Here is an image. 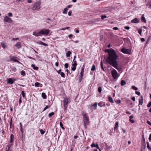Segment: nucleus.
I'll return each mask as SVG.
<instances>
[{
    "label": "nucleus",
    "mask_w": 151,
    "mask_h": 151,
    "mask_svg": "<svg viewBox=\"0 0 151 151\" xmlns=\"http://www.w3.org/2000/svg\"><path fill=\"white\" fill-rule=\"evenodd\" d=\"M105 52L108 54V56L106 60V62L117 70H119L120 67L118 66L117 61L118 56L114 50L112 49H107L105 50Z\"/></svg>",
    "instance_id": "f257e3e1"
},
{
    "label": "nucleus",
    "mask_w": 151,
    "mask_h": 151,
    "mask_svg": "<svg viewBox=\"0 0 151 151\" xmlns=\"http://www.w3.org/2000/svg\"><path fill=\"white\" fill-rule=\"evenodd\" d=\"M83 116L84 127L86 129V126L89 124V120L88 117L86 114H84L83 115Z\"/></svg>",
    "instance_id": "f03ea898"
},
{
    "label": "nucleus",
    "mask_w": 151,
    "mask_h": 151,
    "mask_svg": "<svg viewBox=\"0 0 151 151\" xmlns=\"http://www.w3.org/2000/svg\"><path fill=\"white\" fill-rule=\"evenodd\" d=\"M70 99L69 98H65L63 100V107L65 110H66L68 106V105L70 102Z\"/></svg>",
    "instance_id": "7ed1b4c3"
},
{
    "label": "nucleus",
    "mask_w": 151,
    "mask_h": 151,
    "mask_svg": "<svg viewBox=\"0 0 151 151\" xmlns=\"http://www.w3.org/2000/svg\"><path fill=\"white\" fill-rule=\"evenodd\" d=\"M41 2L40 1L36 2L33 5L32 9L33 10H38L40 8Z\"/></svg>",
    "instance_id": "20e7f679"
},
{
    "label": "nucleus",
    "mask_w": 151,
    "mask_h": 151,
    "mask_svg": "<svg viewBox=\"0 0 151 151\" xmlns=\"http://www.w3.org/2000/svg\"><path fill=\"white\" fill-rule=\"evenodd\" d=\"M50 31V30L48 29H42L39 31V33L41 35H44L46 36L49 34Z\"/></svg>",
    "instance_id": "39448f33"
},
{
    "label": "nucleus",
    "mask_w": 151,
    "mask_h": 151,
    "mask_svg": "<svg viewBox=\"0 0 151 151\" xmlns=\"http://www.w3.org/2000/svg\"><path fill=\"white\" fill-rule=\"evenodd\" d=\"M111 73L112 77L114 79L117 78L119 76V75L117 71L114 69L111 71Z\"/></svg>",
    "instance_id": "423d86ee"
},
{
    "label": "nucleus",
    "mask_w": 151,
    "mask_h": 151,
    "mask_svg": "<svg viewBox=\"0 0 151 151\" xmlns=\"http://www.w3.org/2000/svg\"><path fill=\"white\" fill-rule=\"evenodd\" d=\"M121 51L124 53L127 54H130L131 52V50H130L125 49L124 48L122 49Z\"/></svg>",
    "instance_id": "0eeeda50"
},
{
    "label": "nucleus",
    "mask_w": 151,
    "mask_h": 151,
    "mask_svg": "<svg viewBox=\"0 0 151 151\" xmlns=\"http://www.w3.org/2000/svg\"><path fill=\"white\" fill-rule=\"evenodd\" d=\"M4 22L9 23H12L13 22L12 20L7 16H5L4 17Z\"/></svg>",
    "instance_id": "6e6552de"
},
{
    "label": "nucleus",
    "mask_w": 151,
    "mask_h": 151,
    "mask_svg": "<svg viewBox=\"0 0 151 151\" xmlns=\"http://www.w3.org/2000/svg\"><path fill=\"white\" fill-rule=\"evenodd\" d=\"M16 81L14 79L12 78H8L7 79V83L8 84H12Z\"/></svg>",
    "instance_id": "1a4fd4ad"
},
{
    "label": "nucleus",
    "mask_w": 151,
    "mask_h": 151,
    "mask_svg": "<svg viewBox=\"0 0 151 151\" xmlns=\"http://www.w3.org/2000/svg\"><path fill=\"white\" fill-rule=\"evenodd\" d=\"M84 72V68H82L81 69V71L80 73V75L79 76V80L80 81H81L82 79V77L83 76Z\"/></svg>",
    "instance_id": "9d476101"
},
{
    "label": "nucleus",
    "mask_w": 151,
    "mask_h": 151,
    "mask_svg": "<svg viewBox=\"0 0 151 151\" xmlns=\"http://www.w3.org/2000/svg\"><path fill=\"white\" fill-rule=\"evenodd\" d=\"M14 139V136L11 134L10 137V143H13Z\"/></svg>",
    "instance_id": "9b49d317"
},
{
    "label": "nucleus",
    "mask_w": 151,
    "mask_h": 151,
    "mask_svg": "<svg viewBox=\"0 0 151 151\" xmlns=\"http://www.w3.org/2000/svg\"><path fill=\"white\" fill-rule=\"evenodd\" d=\"M91 146L92 147H96L97 148V149H98L100 151H101L99 147V145L97 144H96V145H95L94 143H92L91 145Z\"/></svg>",
    "instance_id": "f8f14e48"
},
{
    "label": "nucleus",
    "mask_w": 151,
    "mask_h": 151,
    "mask_svg": "<svg viewBox=\"0 0 151 151\" xmlns=\"http://www.w3.org/2000/svg\"><path fill=\"white\" fill-rule=\"evenodd\" d=\"M131 22L133 23H137L139 22V20L137 18H135V19L131 20Z\"/></svg>",
    "instance_id": "ddd939ff"
},
{
    "label": "nucleus",
    "mask_w": 151,
    "mask_h": 151,
    "mask_svg": "<svg viewBox=\"0 0 151 151\" xmlns=\"http://www.w3.org/2000/svg\"><path fill=\"white\" fill-rule=\"evenodd\" d=\"M14 45L19 49L21 47V45L20 42H18Z\"/></svg>",
    "instance_id": "4468645a"
},
{
    "label": "nucleus",
    "mask_w": 151,
    "mask_h": 151,
    "mask_svg": "<svg viewBox=\"0 0 151 151\" xmlns=\"http://www.w3.org/2000/svg\"><path fill=\"white\" fill-rule=\"evenodd\" d=\"M141 20L144 23H146V19L144 17V14H143L141 17Z\"/></svg>",
    "instance_id": "2eb2a0df"
},
{
    "label": "nucleus",
    "mask_w": 151,
    "mask_h": 151,
    "mask_svg": "<svg viewBox=\"0 0 151 151\" xmlns=\"http://www.w3.org/2000/svg\"><path fill=\"white\" fill-rule=\"evenodd\" d=\"M37 43L39 45H42L45 46H47L48 45L47 44H45L40 41L37 42Z\"/></svg>",
    "instance_id": "dca6fc26"
},
{
    "label": "nucleus",
    "mask_w": 151,
    "mask_h": 151,
    "mask_svg": "<svg viewBox=\"0 0 151 151\" xmlns=\"http://www.w3.org/2000/svg\"><path fill=\"white\" fill-rule=\"evenodd\" d=\"M141 99H139V105H142L143 103V98L142 96H141Z\"/></svg>",
    "instance_id": "f3484780"
},
{
    "label": "nucleus",
    "mask_w": 151,
    "mask_h": 151,
    "mask_svg": "<svg viewBox=\"0 0 151 151\" xmlns=\"http://www.w3.org/2000/svg\"><path fill=\"white\" fill-rule=\"evenodd\" d=\"M32 35L36 37L38 36H41L40 34H39V32H34L33 33Z\"/></svg>",
    "instance_id": "a211bd4d"
},
{
    "label": "nucleus",
    "mask_w": 151,
    "mask_h": 151,
    "mask_svg": "<svg viewBox=\"0 0 151 151\" xmlns=\"http://www.w3.org/2000/svg\"><path fill=\"white\" fill-rule=\"evenodd\" d=\"M97 103L96 102H95L94 104H91L90 106L91 107H92L93 106H94V107L93 109V110H94L96 109V107L97 106Z\"/></svg>",
    "instance_id": "6ab92c4d"
},
{
    "label": "nucleus",
    "mask_w": 151,
    "mask_h": 151,
    "mask_svg": "<svg viewBox=\"0 0 151 151\" xmlns=\"http://www.w3.org/2000/svg\"><path fill=\"white\" fill-rule=\"evenodd\" d=\"M10 59L11 60L13 61L14 62L19 63V61L16 59H15L13 57H11Z\"/></svg>",
    "instance_id": "aec40b11"
},
{
    "label": "nucleus",
    "mask_w": 151,
    "mask_h": 151,
    "mask_svg": "<svg viewBox=\"0 0 151 151\" xmlns=\"http://www.w3.org/2000/svg\"><path fill=\"white\" fill-rule=\"evenodd\" d=\"M71 53L72 52L70 51H68L66 53V56L67 57H69Z\"/></svg>",
    "instance_id": "412c9836"
},
{
    "label": "nucleus",
    "mask_w": 151,
    "mask_h": 151,
    "mask_svg": "<svg viewBox=\"0 0 151 151\" xmlns=\"http://www.w3.org/2000/svg\"><path fill=\"white\" fill-rule=\"evenodd\" d=\"M77 62L76 60H73V61L72 62V66H76L77 65Z\"/></svg>",
    "instance_id": "4be33fe9"
},
{
    "label": "nucleus",
    "mask_w": 151,
    "mask_h": 151,
    "mask_svg": "<svg viewBox=\"0 0 151 151\" xmlns=\"http://www.w3.org/2000/svg\"><path fill=\"white\" fill-rule=\"evenodd\" d=\"M31 66L33 68V69L34 70H37L38 69V67H36L35 65L34 64H32Z\"/></svg>",
    "instance_id": "5701e85b"
},
{
    "label": "nucleus",
    "mask_w": 151,
    "mask_h": 151,
    "mask_svg": "<svg viewBox=\"0 0 151 151\" xmlns=\"http://www.w3.org/2000/svg\"><path fill=\"white\" fill-rule=\"evenodd\" d=\"M42 97L43 99H45L47 98V96L44 93H42Z\"/></svg>",
    "instance_id": "b1692460"
},
{
    "label": "nucleus",
    "mask_w": 151,
    "mask_h": 151,
    "mask_svg": "<svg viewBox=\"0 0 151 151\" xmlns=\"http://www.w3.org/2000/svg\"><path fill=\"white\" fill-rule=\"evenodd\" d=\"M108 99L109 102H111V103H114V101L112 98L110 96H109Z\"/></svg>",
    "instance_id": "393cba45"
},
{
    "label": "nucleus",
    "mask_w": 151,
    "mask_h": 151,
    "mask_svg": "<svg viewBox=\"0 0 151 151\" xmlns=\"http://www.w3.org/2000/svg\"><path fill=\"white\" fill-rule=\"evenodd\" d=\"M126 84V82L124 80H122L121 82V84L122 86H124Z\"/></svg>",
    "instance_id": "a878e982"
},
{
    "label": "nucleus",
    "mask_w": 151,
    "mask_h": 151,
    "mask_svg": "<svg viewBox=\"0 0 151 151\" xmlns=\"http://www.w3.org/2000/svg\"><path fill=\"white\" fill-rule=\"evenodd\" d=\"M1 45L2 47L4 48H5L6 47V45L4 43L1 42Z\"/></svg>",
    "instance_id": "bb28decb"
},
{
    "label": "nucleus",
    "mask_w": 151,
    "mask_h": 151,
    "mask_svg": "<svg viewBox=\"0 0 151 151\" xmlns=\"http://www.w3.org/2000/svg\"><path fill=\"white\" fill-rule=\"evenodd\" d=\"M41 85V84L39 82H36L35 84V86L36 87H40V85Z\"/></svg>",
    "instance_id": "cd10ccee"
},
{
    "label": "nucleus",
    "mask_w": 151,
    "mask_h": 151,
    "mask_svg": "<svg viewBox=\"0 0 151 151\" xmlns=\"http://www.w3.org/2000/svg\"><path fill=\"white\" fill-rule=\"evenodd\" d=\"M68 10V9L67 8H65L64 9V10L63 12V14H66L67 12V11Z\"/></svg>",
    "instance_id": "c85d7f7f"
},
{
    "label": "nucleus",
    "mask_w": 151,
    "mask_h": 151,
    "mask_svg": "<svg viewBox=\"0 0 151 151\" xmlns=\"http://www.w3.org/2000/svg\"><path fill=\"white\" fill-rule=\"evenodd\" d=\"M12 145H13L12 144H9L7 146L8 150H6V151H11V150H10V149L11 147L12 146Z\"/></svg>",
    "instance_id": "c756f323"
},
{
    "label": "nucleus",
    "mask_w": 151,
    "mask_h": 151,
    "mask_svg": "<svg viewBox=\"0 0 151 151\" xmlns=\"http://www.w3.org/2000/svg\"><path fill=\"white\" fill-rule=\"evenodd\" d=\"M101 64V68L104 71V66H103V62H102V60L101 61V64Z\"/></svg>",
    "instance_id": "7c9ffc66"
},
{
    "label": "nucleus",
    "mask_w": 151,
    "mask_h": 151,
    "mask_svg": "<svg viewBox=\"0 0 151 151\" xmlns=\"http://www.w3.org/2000/svg\"><path fill=\"white\" fill-rule=\"evenodd\" d=\"M96 70V67H95V65H93L92 66V68L91 69V71H94Z\"/></svg>",
    "instance_id": "2f4dec72"
},
{
    "label": "nucleus",
    "mask_w": 151,
    "mask_h": 151,
    "mask_svg": "<svg viewBox=\"0 0 151 151\" xmlns=\"http://www.w3.org/2000/svg\"><path fill=\"white\" fill-rule=\"evenodd\" d=\"M54 113L53 112H52L51 113H50L48 114V116L49 118H51L52 117V116L54 115Z\"/></svg>",
    "instance_id": "473e14b6"
},
{
    "label": "nucleus",
    "mask_w": 151,
    "mask_h": 151,
    "mask_svg": "<svg viewBox=\"0 0 151 151\" xmlns=\"http://www.w3.org/2000/svg\"><path fill=\"white\" fill-rule=\"evenodd\" d=\"M11 68L12 70L14 72H15L16 71L17 69L15 67H11Z\"/></svg>",
    "instance_id": "72a5a7b5"
},
{
    "label": "nucleus",
    "mask_w": 151,
    "mask_h": 151,
    "mask_svg": "<svg viewBox=\"0 0 151 151\" xmlns=\"http://www.w3.org/2000/svg\"><path fill=\"white\" fill-rule=\"evenodd\" d=\"M21 75L23 76H25V72L24 70H22L21 73Z\"/></svg>",
    "instance_id": "f704fd0d"
},
{
    "label": "nucleus",
    "mask_w": 151,
    "mask_h": 151,
    "mask_svg": "<svg viewBox=\"0 0 151 151\" xmlns=\"http://www.w3.org/2000/svg\"><path fill=\"white\" fill-rule=\"evenodd\" d=\"M61 76L63 77V78H65V75L64 73L63 72H61V73L60 74Z\"/></svg>",
    "instance_id": "c9c22d12"
},
{
    "label": "nucleus",
    "mask_w": 151,
    "mask_h": 151,
    "mask_svg": "<svg viewBox=\"0 0 151 151\" xmlns=\"http://www.w3.org/2000/svg\"><path fill=\"white\" fill-rule=\"evenodd\" d=\"M98 90L99 92L101 93L102 91V88L101 87H99L98 88Z\"/></svg>",
    "instance_id": "e433bc0d"
},
{
    "label": "nucleus",
    "mask_w": 151,
    "mask_h": 151,
    "mask_svg": "<svg viewBox=\"0 0 151 151\" xmlns=\"http://www.w3.org/2000/svg\"><path fill=\"white\" fill-rule=\"evenodd\" d=\"M115 101L117 104H120L121 103V101L120 99L116 100Z\"/></svg>",
    "instance_id": "4c0bfd02"
},
{
    "label": "nucleus",
    "mask_w": 151,
    "mask_h": 151,
    "mask_svg": "<svg viewBox=\"0 0 151 151\" xmlns=\"http://www.w3.org/2000/svg\"><path fill=\"white\" fill-rule=\"evenodd\" d=\"M107 17L106 15H103L101 16V19H104V18H106Z\"/></svg>",
    "instance_id": "58836bf2"
},
{
    "label": "nucleus",
    "mask_w": 151,
    "mask_h": 151,
    "mask_svg": "<svg viewBox=\"0 0 151 151\" xmlns=\"http://www.w3.org/2000/svg\"><path fill=\"white\" fill-rule=\"evenodd\" d=\"M21 94L23 97L24 98L25 97V94L24 93V91H22Z\"/></svg>",
    "instance_id": "ea45409f"
},
{
    "label": "nucleus",
    "mask_w": 151,
    "mask_h": 151,
    "mask_svg": "<svg viewBox=\"0 0 151 151\" xmlns=\"http://www.w3.org/2000/svg\"><path fill=\"white\" fill-rule=\"evenodd\" d=\"M147 6L149 8H151V3H149L147 4Z\"/></svg>",
    "instance_id": "a19ab883"
},
{
    "label": "nucleus",
    "mask_w": 151,
    "mask_h": 151,
    "mask_svg": "<svg viewBox=\"0 0 151 151\" xmlns=\"http://www.w3.org/2000/svg\"><path fill=\"white\" fill-rule=\"evenodd\" d=\"M40 133L42 134H44L45 133V131L43 130L42 129H41L40 130Z\"/></svg>",
    "instance_id": "79ce46f5"
},
{
    "label": "nucleus",
    "mask_w": 151,
    "mask_h": 151,
    "mask_svg": "<svg viewBox=\"0 0 151 151\" xmlns=\"http://www.w3.org/2000/svg\"><path fill=\"white\" fill-rule=\"evenodd\" d=\"M132 88L134 90H137L138 89V88H137L135 86H132Z\"/></svg>",
    "instance_id": "37998d69"
},
{
    "label": "nucleus",
    "mask_w": 151,
    "mask_h": 151,
    "mask_svg": "<svg viewBox=\"0 0 151 151\" xmlns=\"http://www.w3.org/2000/svg\"><path fill=\"white\" fill-rule=\"evenodd\" d=\"M73 67L71 69V70L74 71H75L76 69V66H73Z\"/></svg>",
    "instance_id": "c03bdc74"
},
{
    "label": "nucleus",
    "mask_w": 151,
    "mask_h": 151,
    "mask_svg": "<svg viewBox=\"0 0 151 151\" xmlns=\"http://www.w3.org/2000/svg\"><path fill=\"white\" fill-rule=\"evenodd\" d=\"M69 28V27H65V28H62V29H61V30H65L66 29H68Z\"/></svg>",
    "instance_id": "a18cd8bd"
},
{
    "label": "nucleus",
    "mask_w": 151,
    "mask_h": 151,
    "mask_svg": "<svg viewBox=\"0 0 151 151\" xmlns=\"http://www.w3.org/2000/svg\"><path fill=\"white\" fill-rule=\"evenodd\" d=\"M50 106H45V108L44 109L43 111H45L48 108L50 107Z\"/></svg>",
    "instance_id": "49530a36"
},
{
    "label": "nucleus",
    "mask_w": 151,
    "mask_h": 151,
    "mask_svg": "<svg viewBox=\"0 0 151 151\" xmlns=\"http://www.w3.org/2000/svg\"><path fill=\"white\" fill-rule=\"evenodd\" d=\"M64 66L65 68H67L68 66V64L67 63H65L64 65Z\"/></svg>",
    "instance_id": "de8ad7c7"
},
{
    "label": "nucleus",
    "mask_w": 151,
    "mask_h": 151,
    "mask_svg": "<svg viewBox=\"0 0 151 151\" xmlns=\"http://www.w3.org/2000/svg\"><path fill=\"white\" fill-rule=\"evenodd\" d=\"M22 102V97H21V96H20V99H19V105L21 104V103Z\"/></svg>",
    "instance_id": "09e8293b"
},
{
    "label": "nucleus",
    "mask_w": 151,
    "mask_h": 151,
    "mask_svg": "<svg viewBox=\"0 0 151 151\" xmlns=\"http://www.w3.org/2000/svg\"><path fill=\"white\" fill-rule=\"evenodd\" d=\"M151 106V101H150L147 105V106L148 107H150Z\"/></svg>",
    "instance_id": "8fccbe9b"
},
{
    "label": "nucleus",
    "mask_w": 151,
    "mask_h": 151,
    "mask_svg": "<svg viewBox=\"0 0 151 151\" xmlns=\"http://www.w3.org/2000/svg\"><path fill=\"white\" fill-rule=\"evenodd\" d=\"M56 71L58 73V74H60L61 73V69H60L59 70L55 69Z\"/></svg>",
    "instance_id": "3c124183"
},
{
    "label": "nucleus",
    "mask_w": 151,
    "mask_h": 151,
    "mask_svg": "<svg viewBox=\"0 0 151 151\" xmlns=\"http://www.w3.org/2000/svg\"><path fill=\"white\" fill-rule=\"evenodd\" d=\"M139 33L140 35H141V34H142V29H139V30H138V32Z\"/></svg>",
    "instance_id": "603ef678"
},
{
    "label": "nucleus",
    "mask_w": 151,
    "mask_h": 151,
    "mask_svg": "<svg viewBox=\"0 0 151 151\" xmlns=\"http://www.w3.org/2000/svg\"><path fill=\"white\" fill-rule=\"evenodd\" d=\"M72 13V12L70 10L69 11V12H68V15L69 16H70L71 15V14Z\"/></svg>",
    "instance_id": "864d4df0"
},
{
    "label": "nucleus",
    "mask_w": 151,
    "mask_h": 151,
    "mask_svg": "<svg viewBox=\"0 0 151 151\" xmlns=\"http://www.w3.org/2000/svg\"><path fill=\"white\" fill-rule=\"evenodd\" d=\"M135 93L136 94H137V95L138 96L140 94V92H138L137 91H136Z\"/></svg>",
    "instance_id": "5fc2aeb1"
},
{
    "label": "nucleus",
    "mask_w": 151,
    "mask_h": 151,
    "mask_svg": "<svg viewBox=\"0 0 151 151\" xmlns=\"http://www.w3.org/2000/svg\"><path fill=\"white\" fill-rule=\"evenodd\" d=\"M129 121L130 122L132 123H133L134 122V120L133 119L132 120L131 119H129Z\"/></svg>",
    "instance_id": "6e6d98bb"
},
{
    "label": "nucleus",
    "mask_w": 151,
    "mask_h": 151,
    "mask_svg": "<svg viewBox=\"0 0 151 151\" xmlns=\"http://www.w3.org/2000/svg\"><path fill=\"white\" fill-rule=\"evenodd\" d=\"M142 145L143 146V147L144 148L145 147H146L145 142H144L142 143Z\"/></svg>",
    "instance_id": "4d7b16f0"
},
{
    "label": "nucleus",
    "mask_w": 151,
    "mask_h": 151,
    "mask_svg": "<svg viewBox=\"0 0 151 151\" xmlns=\"http://www.w3.org/2000/svg\"><path fill=\"white\" fill-rule=\"evenodd\" d=\"M124 28L125 29H127V30H129L130 29V27H128V26H125L124 27Z\"/></svg>",
    "instance_id": "13d9d810"
},
{
    "label": "nucleus",
    "mask_w": 151,
    "mask_h": 151,
    "mask_svg": "<svg viewBox=\"0 0 151 151\" xmlns=\"http://www.w3.org/2000/svg\"><path fill=\"white\" fill-rule=\"evenodd\" d=\"M118 125H115V127L114 128V129L115 130L117 129H118Z\"/></svg>",
    "instance_id": "bf43d9fd"
},
{
    "label": "nucleus",
    "mask_w": 151,
    "mask_h": 151,
    "mask_svg": "<svg viewBox=\"0 0 151 151\" xmlns=\"http://www.w3.org/2000/svg\"><path fill=\"white\" fill-rule=\"evenodd\" d=\"M66 71L67 72V76L68 75V73L69 74H71V73H70V71H69L68 70V69H67L66 70Z\"/></svg>",
    "instance_id": "052dcab7"
},
{
    "label": "nucleus",
    "mask_w": 151,
    "mask_h": 151,
    "mask_svg": "<svg viewBox=\"0 0 151 151\" xmlns=\"http://www.w3.org/2000/svg\"><path fill=\"white\" fill-rule=\"evenodd\" d=\"M132 99V101H135V97H134V96H133L132 97V99Z\"/></svg>",
    "instance_id": "680f3d73"
},
{
    "label": "nucleus",
    "mask_w": 151,
    "mask_h": 151,
    "mask_svg": "<svg viewBox=\"0 0 151 151\" xmlns=\"http://www.w3.org/2000/svg\"><path fill=\"white\" fill-rule=\"evenodd\" d=\"M8 15L9 16V17H12V14L11 13H8Z\"/></svg>",
    "instance_id": "e2e57ef3"
},
{
    "label": "nucleus",
    "mask_w": 151,
    "mask_h": 151,
    "mask_svg": "<svg viewBox=\"0 0 151 151\" xmlns=\"http://www.w3.org/2000/svg\"><path fill=\"white\" fill-rule=\"evenodd\" d=\"M60 126L61 127H63V124L62 122H60Z\"/></svg>",
    "instance_id": "0e129e2a"
},
{
    "label": "nucleus",
    "mask_w": 151,
    "mask_h": 151,
    "mask_svg": "<svg viewBox=\"0 0 151 151\" xmlns=\"http://www.w3.org/2000/svg\"><path fill=\"white\" fill-rule=\"evenodd\" d=\"M101 102H100L98 104V105L100 106V107H102V106L101 105Z\"/></svg>",
    "instance_id": "69168bd1"
},
{
    "label": "nucleus",
    "mask_w": 151,
    "mask_h": 151,
    "mask_svg": "<svg viewBox=\"0 0 151 151\" xmlns=\"http://www.w3.org/2000/svg\"><path fill=\"white\" fill-rule=\"evenodd\" d=\"M147 147L148 148V149L151 150V148L150 147L149 145H147Z\"/></svg>",
    "instance_id": "338daca9"
},
{
    "label": "nucleus",
    "mask_w": 151,
    "mask_h": 151,
    "mask_svg": "<svg viewBox=\"0 0 151 151\" xmlns=\"http://www.w3.org/2000/svg\"><path fill=\"white\" fill-rule=\"evenodd\" d=\"M149 139L150 141H151V134H150V135L149 137Z\"/></svg>",
    "instance_id": "774afa93"
}]
</instances>
